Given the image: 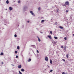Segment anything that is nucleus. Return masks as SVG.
Returning <instances> with one entry per match:
<instances>
[{
  "label": "nucleus",
  "mask_w": 74,
  "mask_h": 74,
  "mask_svg": "<svg viewBox=\"0 0 74 74\" xmlns=\"http://www.w3.org/2000/svg\"><path fill=\"white\" fill-rule=\"evenodd\" d=\"M41 10V8H40V7H39L38 8V10L39 11H40V10Z\"/></svg>",
  "instance_id": "nucleus-17"
},
{
  "label": "nucleus",
  "mask_w": 74,
  "mask_h": 74,
  "mask_svg": "<svg viewBox=\"0 0 74 74\" xmlns=\"http://www.w3.org/2000/svg\"><path fill=\"white\" fill-rule=\"evenodd\" d=\"M31 60H32V59L30 58H29L28 60V62H30V61H31Z\"/></svg>",
  "instance_id": "nucleus-14"
},
{
  "label": "nucleus",
  "mask_w": 74,
  "mask_h": 74,
  "mask_svg": "<svg viewBox=\"0 0 74 74\" xmlns=\"http://www.w3.org/2000/svg\"><path fill=\"white\" fill-rule=\"evenodd\" d=\"M45 21L44 20H42L41 21V23H43V22H44Z\"/></svg>",
  "instance_id": "nucleus-10"
},
{
  "label": "nucleus",
  "mask_w": 74,
  "mask_h": 74,
  "mask_svg": "<svg viewBox=\"0 0 74 74\" xmlns=\"http://www.w3.org/2000/svg\"><path fill=\"white\" fill-rule=\"evenodd\" d=\"M66 57L67 58H69V55L68 54H66Z\"/></svg>",
  "instance_id": "nucleus-13"
},
{
  "label": "nucleus",
  "mask_w": 74,
  "mask_h": 74,
  "mask_svg": "<svg viewBox=\"0 0 74 74\" xmlns=\"http://www.w3.org/2000/svg\"><path fill=\"white\" fill-rule=\"evenodd\" d=\"M30 13L32 15H34V13L33 12V11H30Z\"/></svg>",
  "instance_id": "nucleus-2"
},
{
  "label": "nucleus",
  "mask_w": 74,
  "mask_h": 74,
  "mask_svg": "<svg viewBox=\"0 0 74 74\" xmlns=\"http://www.w3.org/2000/svg\"><path fill=\"white\" fill-rule=\"evenodd\" d=\"M61 48H63V46H61Z\"/></svg>",
  "instance_id": "nucleus-36"
},
{
  "label": "nucleus",
  "mask_w": 74,
  "mask_h": 74,
  "mask_svg": "<svg viewBox=\"0 0 74 74\" xmlns=\"http://www.w3.org/2000/svg\"><path fill=\"white\" fill-rule=\"evenodd\" d=\"M59 28H60V29H62L63 28V27H62V26H60L59 27Z\"/></svg>",
  "instance_id": "nucleus-9"
},
{
  "label": "nucleus",
  "mask_w": 74,
  "mask_h": 74,
  "mask_svg": "<svg viewBox=\"0 0 74 74\" xmlns=\"http://www.w3.org/2000/svg\"><path fill=\"white\" fill-rule=\"evenodd\" d=\"M56 23H57V22H56V23H55V24H56Z\"/></svg>",
  "instance_id": "nucleus-41"
},
{
  "label": "nucleus",
  "mask_w": 74,
  "mask_h": 74,
  "mask_svg": "<svg viewBox=\"0 0 74 74\" xmlns=\"http://www.w3.org/2000/svg\"><path fill=\"white\" fill-rule=\"evenodd\" d=\"M50 34H52V31H50Z\"/></svg>",
  "instance_id": "nucleus-22"
},
{
  "label": "nucleus",
  "mask_w": 74,
  "mask_h": 74,
  "mask_svg": "<svg viewBox=\"0 0 74 74\" xmlns=\"http://www.w3.org/2000/svg\"><path fill=\"white\" fill-rule=\"evenodd\" d=\"M64 51H66V47H64Z\"/></svg>",
  "instance_id": "nucleus-12"
},
{
  "label": "nucleus",
  "mask_w": 74,
  "mask_h": 74,
  "mask_svg": "<svg viewBox=\"0 0 74 74\" xmlns=\"http://www.w3.org/2000/svg\"><path fill=\"white\" fill-rule=\"evenodd\" d=\"M56 10L57 11V12H59V9H57Z\"/></svg>",
  "instance_id": "nucleus-20"
},
{
  "label": "nucleus",
  "mask_w": 74,
  "mask_h": 74,
  "mask_svg": "<svg viewBox=\"0 0 74 74\" xmlns=\"http://www.w3.org/2000/svg\"><path fill=\"white\" fill-rule=\"evenodd\" d=\"M54 38L55 40H57V39H58V37L56 36H55Z\"/></svg>",
  "instance_id": "nucleus-11"
},
{
  "label": "nucleus",
  "mask_w": 74,
  "mask_h": 74,
  "mask_svg": "<svg viewBox=\"0 0 74 74\" xmlns=\"http://www.w3.org/2000/svg\"><path fill=\"white\" fill-rule=\"evenodd\" d=\"M52 71H53V70L52 69H51L50 71V72H52Z\"/></svg>",
  "instance_id": "nucleus-26"
},
{
  "label": "nucleus",
  "mask_w": 74,
  "mask_h": 74,
  "mask_svg": "<svg viewBox=\"0 0 74 74\" xmlns=\"http://www.w3.org/2000/svg\"><path fill=\"white\" fill-rule=\"evenodd\" d=\"M6 3L7 4L9 3V1H8V0H7V1H6Z\"/></svg>",
  "instance_id": "nucleus-8"
},
{
  "label": "nucleus",
  "mask_w": 74,
  "mask_h": 74,
  "mask_svg": "<svg viewBox=\"0 0 74 74\" xmlns=\"http://www.w3.org/2000/svg\"><path fill=\"white\" fill-rule=\"evenodd\" d=\"M65 74H68V73H65Z\"/></svg>",
  "instance_id": "nucleus-42"
},
{
  "label": "nucleus",
  "mask_w": 74,
  "mask_h": 74,
  "mask_svg": "<svg viewBox=\"0 0 74 74\" xmlns=\"http://www.w3.org/2000/svg\"><path fill=\"white\" fill-rule=\"evenodd\" d=\"M45 60H47V57H45Z\"/></svg>",
  "instance_id": "nucleus-34"
},
{
  "label": "nucleus",
  "mask_w": 74,
  "mask_h": 74,
  "mask_svg": "<svg viewBox=\"0 0 74 74\" xmlns=\"http://www.w3.org/2000/svg\"><path fill=\"white\" fill-rule=\"evenodd\" d=\"M29 21H27L28 23H29Z\"/></svg>",
  "instance_id": "nucleus-39"
},
{
  "label": "nucleus",
  "mask_w": 74,
  "mask_h": 74,
  "mask_svg": "<svg viewBox=\"0 0 74 74\" xmlns=\"http://www.w3.org/2000/svg\"><path fill=\"white\" fill-rule=\"evenodd\" d=\"M48 37L49 38H50V40H52V37H51V35L48 36Z\"/></svg>",
  "instance_id": "nucleus-3"
},
{
  "label": "nucleus",
  "mask_w": 74,
  "mask_h": 74,
  "mask_svg": "<svg viewBox=\"0 0 74 74\" xmlns=\"http://www.w3.org/2000/svg\"><path fill=\"white\" fill-rule=\"evenodd\" d=\"M47 10H49V9H47Z\"/></svg>",
  "instance_id": "nucleus-43"
},
{
  "label": "nucleus",
  "mask_w": 74,
  "mask_h": 74,
  "mask_svg": "<svg viewBox=\"0 0 74 74\" xmlns=\"http://www.w3.org/2000/svg\"><path fill=\"white\" fill-rule=\"evenodd\" d=\"M21 3V1H18V3Z\"/></svg>",
  "instance_id": "nucleus-27"
},
{
  "label": "nucleus",
  "mask_w": 74,
  "mask_h": 74,
  "mask_svg": "<svg viewBox=\"0 0 74 74\" xmlns=\"http://www.w3.org/2000/svg\"><path fill=\"white\" fill-rule=\"evenodd\" d=\"M37 38H38V41H39V42H40V41H41V40H40V38H39V37H38V36H37Z\"/></svg>",
  "instance_id": "nucleus-4"
},
{
  "label": "nucleus",
  "mask_w": 74,
  "mask_h": 74,
  "mask_svg": "<svg viewBox=\"0 0 74 74\" xmlns=\"http://www.w3.org/2000/svg\"><path fill=\"white\" fill-rule=\"evenodd\" d=\"M17 49H19V46L17 47Z\"/></svg>",
  "instance_id": "nucleus-19"
},
{
  "label": "nucleus",
  "mask_w": 74,
  "mask_h": 74,
  "mask_svg": "<svg viewBox=\"0 0 74 74\" xmlns=\"http://www.w3.org/2000/svg\"><path fill=\"white\" fill-rule=\"evenodd\" d=\"M14 37H17V35H16V34L14 35Z\"/></svg>",
  "instance_id": "nucleus-23"
},
{
  "label": "nucleus",
  "mask_w": 74,
  "mask_h": 74,
  "mask_svg": "<svg viewBox=\"0 0 74 74\" xmlns=\"http://www.w3.org/2000/svg\"><path fill=\"white\" fill-rule=\"evenodd\" d=\"M21 71H24V69H21Z\"/></svg>",
  "instance_id": "nucleus-16"
},
{
  "label": "nucleus",
  "mask_w": 74,
  "mask_h": 74,
  "mask_svg": "<svg viewBox=\"0 0 74 74\" xmlns=\"http://www.w3.org/2000/svg\"><path fill=\"white\" fill-rule=\"evenodd\" d=\"M69 12V10H66V12Z\"/></svg>",
  "instance_id": "nucleus-31"
},
{
  "label": "nucleus",
  "mask_w": 74,
  "mask_h": 74,
  "mask_svg": "<svg viewBox=\"0 0 74 74\" xmlns=\"http://www.w3.org/2000/svg\"><path fill=\"white\" fill-rule=\"evenodd\" d=\"M62 60L63 61V62H66V60L64 59H62Z\"/></svg>",
  "instance_id": "nucleus-18"
},
{
  "label": "nucleus",
  "mask_w": 74,
  "mask_h": 74,
  "mask_svg": "<svg viewBox=\"0 0 74 74\" xmlns=\"http://www.w3.org/2000/svg\"><path fill=\"white\" fill-rule=\"evenodd\" d=\"M48 57H47V61H48Z\"/></svg>",
  "instance_id": "nucleus-29"
},
{
  "label": "nucleus",
  "mask_w": 74,
  "mask_h": 74,
  "mask_svg": "<svg viewBox=\"0 0 74 74\" xmlns=\"http://www.w3.org/2000/svg\"><path fill=\"white\" fill-rule=\"evenodd\" d=\"M15 53H16V54L17 53V51H15Z\"/></svg>",
  "instance_id": "nucleus-28"
},
{
  "label": "nucleus",
  "mask_w": 74,
  "mask_h": 74,
  "mask_svg": "<svg viewBox=\"0 0 74 74\" xmlns=\"http://www.w3.org/2000/svg\"><path fill=\"white\" fill-rule=\"evenodd\" d=\"M21 67H22V66H21V65H19L18 66V68H19V69L20 68H21Z\"/></svg>",
  "instance_id": "nucleus-7"
},
{
  "label": "nucleus",
  "mask_w": 74,
  "mask_h": 74,
  "mask_svg": "<svg viewBox=\"0 0 74 74\" xmlns=\"http://www.w3.org/2000/svg\"><path fill=\"white\" fill-rule=\"evenodd\" d=\"M50 63L51 64H52V60L50 59Z\"/></svg>",
  "instance_id": "nucleus-6"
},
{
  "label": "nucleus",
  "mask_w": 74,
  "mask_h": 74,
  "mask_svg": "<svg viewBox=\"0 0 74 74\" xmlns=\"http://www.w3.org/2000/svg\"><path fill=\"white\" fill-rule=\"evenodd\" d=\"M65 5H69V2L68 1H66L65 3Z\"/></svg>",
  "instance_id": "nucleus-1"
},
{
  "label": "nucleus",
  "mask_w": 74,
  "mask_h": 74,
  "mask_svg": "<svg viewBox=\"0 0 74 74\" xmlns=\"http://www.w3.org/2000/svg\"><path fill=\"white\" fill-rule=\"evenodd\" d=\"M9 10L10 11H11L12 10V7H9Z\"/></svg>",
  "instance_id": "nucleus-5"
},
{
  "label": "nucleus",
  "mask_w": 74,
  "mask_h": 74,
  "mask_svg": "<svg viewBox=\"0 0 74 74\" xmlns=\"http://www.w3.org/2000/svg\"><path fill=\"white\" fill-rule=\"evenodd\" d=\"M37 53H39V51H38V50H37Z\"/></svg>",
  "instance_id": "nucleus-33"
},
{
  "label": "nucleus",
  "mask_w": 74,
  "mask_h": 74,
  "mask_svg": "<svg viewBox=\"0 0 74 74\" xmlns=\"http://www.w3.org/2000/svg\"><path fill=\"white\" fill-rule=\"evenodd\" d=\"M64 39L65 40H67V38L66 37H65L64 38Z\"/></svg>",
  "instance_id": "nucleus-25"
},
{
  "label": "nucleus",
  "mask_w": 74,
  "mask_h": 74,
  "mask_svg": "<svg viewBox=\"0 0 74 74\" xmlns=\"http://www.w3.org/2000/svg\"><path fill=\"white\" fill-rule=\"evenodd\" d=\"M62 30H64V29L63 28L62 29Z\"/></svg>",
  "instance_id": "nucleus-37"
},
{
  "label": "nucleus",
  "mask_w": 74,
  "mask_h": 74,
  "mask_svg": "<svg viewBox=\"0 0 74 74\" xmlns=\"http://www.w3.org/2000/svg\"><path fill=\"white\" fill-rule=\"evenodd\" d=\"M18 58V56H16V58Z\"/></svg>",
  "instance_id": "nucleus-30"
},
{
  "label": "nucleus",
  "mask_w": 74,
  "mask_h": 74,
  "mask_svg": "<svg viewBox=\"0 0 74 74\" xmlns=\"http://www.w3.org/2000/svg\"><path fill=\"white\" fill-rule=\"evenodd\" d=\"M63 6H65V7H66V5H63Z\"/></svg>",
  "instance_id": "nucleus-35"
},
{
  "label": "nucleus",
  "mask_w": 74,
  "mask_h": 74,
  "mask_svg": "<svg viewBox=\"0 0 74 74\" xmlns=\"http://www.w3.org/2000/svg\"><path fill=\"white\" fill-rule=\"evenodd\" d=\"M56 43V42L54 41L53 42V44H55Z\"/></svg>",
  "instance_id": "nucleus-24"
},
{
  "label": "nucleus",
  "mask_w": 74,
  "mask_h": 74,
  "mask_svg": "<svg viewBox=\"0 0 74 74\" xmlns=\"http://www.w3.org/2000/svg\"><path fill=\"white\" fill-rule=\"evenodd\" d=\"M19 72L20 74H22V72H20V71H19Z\"/></svg>",
  "instance_id": "nucleus-21"
},
{
  "label": "nucleus",
  "mask_w": 74,
  "mask_h": 74,
  "mask_svg": "<svg viewBox=\"0 0 74 74\" xmlns=\"http://www.w3.org/2000/svg\"><path fill=\"white\" fill-rule=\"evenodd\" d=\"M66 73L65 72H63L62 73V74H65Z\"/></svg>",
  "instance_id": "nucleus-32"
},
{
  "label": "nucleus",
  "mask_w": 74,
  "mask_h": 74,
  "mask_svg": "<svg viewBox=\"0 0 74 74\" xmlns=\"http://www.w3.org/2000/svg\"><path fill=\"white\" fill-rule=\"evenodd\" d=\"M1 55L2 56V55H4V53H3V52H1Z\"/></svg>",
  "instance_id": "nucleus-15"
},
{
  "label": "nucleus",
  "mask_w": 74,
  "mask_h": 74,
  "mask_svg": "<svg viewBox=\"0 0 74 74\" xmlns=\"http://www.w3.org/2000/svg\"><path fill=\"white\" fill-rule=\"evenodd\" d=\"M3 62H1V64H3Z\"/></svg>",
  "instance_id": "nucleus-40"
},
{
  "label": "nucleus",
  "mask_w": 74,
  "mask_h": 74,
  "mask_svg": "<svg viewBox=\"0 0 74 74\" xmlns=\"http://www.w3.org/2000/svg\"><path fill=\"white\" fill-rule=\"evenodd\" d=\"M47 66L48 67H49V68L50 67L49 66H48V65H47Z\"/></svg>",
  "instance_id": "nucleus-38"
}]
</instances>
